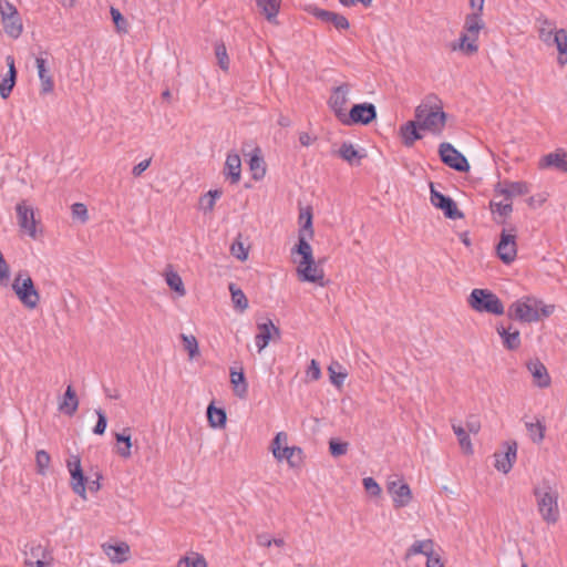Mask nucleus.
Masks as SVG:
<instances>
[{"instance_id":"1","label":"nucleus","mask_w":567,"mask_h":567,"mask_svg":"<svg viewBox=\"0 0 567 567\" xmlns=\"http://www.w3.org/2000/svg\"><path fill=\"white\" fill-rule=\"evenodd\" d=\"M415 120L419 128L441 136L447 120L443 102L435 94L426 95L415 109Z\"/></svg>"},{"instance_id":"2","label":"nucleus","mask_w":567,"mask_h":567,"mask_svg":"<svg viewBox=\"0 0 567 567\" xmlns=\"http://www.w3.org/2000/svg\"><path fill=\"white\" fill-rule=\"evenodd\" d=\"M291 254L300 256L297 268L299 280L315 282L323 287L324 272L319 262L315 261L310 244L301 238L291 249Z\"/></svg>"},{"instance_id":"3","label":"nucleus","mask_w":567,"mask_h":567,"mask_svg":"<svg viewBox=\"0 0 567 567\" xmlns=\"http://www.w3.org/2000/svg\"><path fill=\"white\" fill-rule=\"evenodd\" d=\"M533 494L539 515L547 524H555L559 519L558 492L548 482L535 486Z\"/></svg>"},{"instance_id":"4","label":"nucleus","mask_w":567,"mask_h":567,"mask_svg":"<svg viewBox=\"0 0 567 567\" xmlns=\"http://www.w3.org/2000/svg\"><path fill=\"white\" fill-rule=\"evenodd\" d=\"M554 311L553 306H545L535 298H523L511 305L508 316L520 322H536L542 317H549Z\"/></svg>"},{"instance_id":"5","label":"nucleus","mask_w":567,"mask_h":567,"mask_svg":"<svg viewBox=\"0 0 567 567\" xmlns=\"http://www.w3.org/2000/svg\"><path fill=\"white\" fill-rule=\"evenodd\" d=\"M484 25L485 23L482 19V13L472 12L466 14L463 27L464 33H462L458 41L452 45V49L461 50L467 55L476 53L478 50V33Z\"/></svg>"},{"instance_id":"6","label":"nucleus","mask_w":567,"mask_h":567,"mask_svg":"<svg viewBox=\"0 0 567 567\" xmlns=\"http://www.w3.org/2000/svg\"><path fill=\"white\" fill-rule=\"evenodd\" d=\"M467 301L471 308L477 312H486L495 316L504 313L503 302L488 289H473Z\"/></svg>"},{"instance_id":"7","label":"nucleus","mask_w":567,"mask_h":567,"mask_svg":"<svg viewBox=\"0 0 567 567\" xmlns=\"http://www.w3.org/2000/svg\"><path fill=\"white\" fill-rule=\"evenodd\" d=\"M11 287L24 307L29 309H34L38 307L40 302V293L37 290L32 278L27 271H19Z\"/></svg>"},{"instance_id":"8","label":"nucleus","mask_w":567,"mask_h":567,"mask_svg":"<svg viewBox=\"0 0 567 567\" xmlns=\"http://www.w3.org/2000/svg\"><path fill=\"white\" fill-rule=\"evenodd\" d=\"M0 14L4 32L17 39L22 33V21L17 8L7 0H0Z\"/></svg>"},{"instance_id":"9","label":"nucleus","mask_w":567,"mask_h":567,"mask_svg":"<svg viewBox=\"0 0 567 567\" xmlns=\"http://www.w3.org/2000/svg\"><path fill=\"white\" fill-rule=\"evenodd\" d=\"M377 117V109L372 103L354 104L343 117V125H368Z\"/></svg>"},{"instance_id":"10","label":"nucleus","mask_w":567,"mask_h":567,"mask_svg":"<svg viewBox=\"0 0 567 567\" xmlns=\"http://www.w3.org/2000/svg\"><path fill=\"white\" fill-rule=\"evenodd\" d=\"M441 161L456 172L465 173L470 171V164L466 157L457 151L451 143L443 142L439 146Z\"/></svg>"},{"instance_id":"11","label":"nucleus","mask_w":567,"mask_h":567,"mask_svg":"<svg viewBox=\"0 0 567 567\" xmlns=\"http://www.w3.org/2000/svg\"><path fill=\"white\" fill-rule=\"evenodd\" d=\"M431 204L441 209L444 213V216L449 219H461L463 218V213L457 208L456 203L449 196L443 195L439 190H436L433 185H431V194H430Z\"/></svg>"},{"instance_id":"12","label":"nucleus","mask_w":567,"mask_h":567,"mask_svg":"<svg viewBox=\"0 0 567 567\" xmlns=\"http://www.w3.org/2000/svg\"><path fill=\"white\" fill-rule=\"evenodd\" d=\"M350 92V86L348 83H342L339 86L333 87L332 93L328 100V105L331 111L334 113L336 117L339 122H342L343 117L347 115L346 105L349 101L348 94Z\"/></svg>"},{"instance_id":"13","label":"nucleus","mask_w":567,"mask_h":567,"mask_svg":"<svg viewBox=\"0 0 567 567\" xmlns=\"http://www.w3.org/2000/svg\"><path fill=\"white\" fill-rule=\"evenodd\" d=\"M498 258L506 265L512 264L517 255L516 235L503 229L496 246Z\"/></svg>"},{"instance_id":"14","label":"nucleus","mask_w":567,"mask_h":567,"mask_svg":"<svg viewBox=\"0 0 567 567\" xmlns=\"http://www.w3.org/2000/svg\"><path fill=\"white\" fill-rule=\"evenodd\" d=\"M16 212L18 225L21 230L25 231L31 238L35 239L38 237V230L33 209L27 206L24 202H21L17 204Z\"/></svg>"},{"instance_id":"15","label":"nucleus","mask_w":567,"mask_h":567,"mask_svg":"<svg viewBox=\"0 0 567 567\" xmlns=\"http://www.w3.org/2000/svg\"><path fill=\"white\" fill-rule=\"evenodd\" d=\"M258 333L255 337L258 352H261L270 342V340H279L281 337L280 329L274 324L270 319L265 322L257 323Z\"/></svg>"},{"instance_id":"16","label":"nucleus","mask_w":567,"mask_h":567,"mask_svg":"<svg viewBox=\"0 0 567 567\" xmlns=\"http://www.w3.org/2000/svg\"><path fill=\"white\" fill-rule=\"evenodd\" d=\"M413 501L409 484L392 481V504L395 508L406 507Z\"/></svg>"},{"instance_id":"17","label":"nucleus","mask_w":567,"mask_h":567,"mask_svg":"<svg viewBox=\"0 0 567 567\" xmlns=\"http://www.w3.org/2000/svg\"><path fill=\"white\" fill-rule=\"evenodd\" d=\"M309 11L319 20L332 23L338 30H347L350 27L348 19L340 13L319 9L317 7H310Z\"/></svg>"},{"instance_id":"18","label":"nucleus","mask_w":567,"mask_h":567,"mask_svg":"<svg viewBox=\"0 0 567 567\" xmlns=\"http://www.w3.org/2000/svg\"><path fill=\"white\" fill-rule=\"evenodd\" d=\"M540 168H555L557 171L567 173V151L558 148L555 152L548 153L542 157L539 162Z\"/></svg>"},{"instance_id":"19","label":"nucleus","mask_w":567,"mask_h":567,"mask_svg":"<svg viewBox=\"0 0 567 567\" xmlns=\"http://www.w3.org/2000/svg\"><path fill=\"white\" fill-rule=\"evenodd\" d=\"M516 442L506 443V451L504 453L495 454V467L504 474L508 473L516 460Z\"/></svg>"},{"instance_id":"20","label":"nucleus","mask_w":567,"mask_h":567,"mask_svg":"<svg viewBox=\"0 0 567 567\" xmlns=\"http://www.w3.org/2000/svg\"><path fill=\"white\" fill-rule=\"evenodd\" d=\"M224 174L231 184H237L241 176V161L237 153H229L225 162Z\"/></svg>"},{"instance_id":"21","label":"nucleus","mask_w":567,"mask_h":567,"mask_svg":"<svg viewBox=\"0 0 567 567\" xmlns=\"http://www.w3.org/2000/svg\"><path fill=\"white\" fill-rule=\"evenodd\" d=\"M116 453L122 458H130L132 456V430L124 427L121 433H115Z\"/></svg>"},{"instance_id":"22","label":"nucleus","mask_w":567,"mask_h":567,"mask_svg":"<svg viewBox=\"0 0 567 567\" xmlns=\"http://www.w3.org/2000/svg\"><path fill=\"white\" fill-rule=\"evenodd\" d=\"M527 369L534 378V382L539 388L550 385V377L546 367L539 360H533L527 363Z\"/></svg>"},{"instance_id":"23","label":"nucleus","mask_w":567,"mask_h":567,"mask_svg":"<svg viewBox=\"0 0 567 567\" xmlns=\"http://www.w3.org/2000/svg\"><path fill=\"white\" fill-rule=\"evenodd\" d=\"M103 550L112 563H124L128 559L130 546L122 542L116 545L104 544Z\"/></svg>"},{"instance_id":"24","label":"nucleus","mask_w":567,"mask_h":567,"mask_svg":"<svg viewBox=\"0 0 567 567\" xmlns=\"http://www.w3.org/2000/svg\"><path fill=\"white\" fill-rule=\"evenodd\" d=\"M299 221L301 227L298 234V241L303 238L308 241V239H312L315 233L312 227V209L311 207H305L300 209Z\"/></svg>"},{"instance_id":"25","label":"nucleus","mask_w":567,"mask_h":567,"mask_svg":"<svg viewBox=\"0 0 567 567\" xmlns=\"http://www.w3.org/2000/svg\"><path fill=\"white\" fill-rule=\"evenodd\" d=\"M35 66L38 70V75L41 82V94H49L54 89V83L52 76L49 74V70L47 69V61L43 58L35 59Z\"/></svg>"},{"instance_id":"26","label":"nucleus","mask_w":567,"mask_h":567,"mask_svg":"<svg viewBox=\"0 0 567 567\" xmlns=\"http://www.w3.org/2000/svg\"><path fill=\"white\" fill-rule=\"evenodd\" d=\"M79 408V399L72 385H68L63 400L59 403V410L64 414L72 416Z\"/></svg>"},{"instance_id":"27","label":"nucleus","mask_w":567,"mask_h":567,"mask_svg":"<svg viewBox=\"0 0 567 567\" xmlns=\"http://www.w3.org/2000/svg\"><path fill=\"white\" fill-rule=\"evenodd\" d=\"M249 168L251 171V177L255 181H260L266 175V163L259 147H255L252 151L249 159Z\"/></svg>"},{"instance_id":"28","label":"nucleus","mask_w":567,"mask_h":567,"mask_svg":"<svg viewBox=\"0 0 567 567\" xmlns=\"http://www.w3.org/2000/svg\"><path fill=\"white\" fill-rule=\"evenodd\" d=\"M416 121H409L404 125L401 126L399 131V135L402 138V143L406 147H411L415 141L421 140L422 135L417 130Z\"/></svg>"},{"instance_id":"29","label":"nucleus","mask_w":567,"mask_h":567,"mask_svg":"<svg viewBox=\"0 0 567 567\" xmlns=\"http://www.w3.org/2000/svg\"><path fill=\"white\" fill-rule=\"evenodd\" d=\"M495 190L509 199L513 196L527 194L529 188L525 182H507L504 185L497 184Z\"/></svg>"},{"instance_id":"30","label":"nucleus","mask_w":567,"mask_h":567,"mask_svg":"<svg viewBox=\"0 0 567 567\" xmlns=\"http://www.w3.org/2000/svg\"><path fill=\"white\" fill-rule=\"evenodd\" d=\"M257 7L270 23L277 24L281 0H256Z\"/></svg>"},{"instance_id":"31","label":"nucleus","mask_w":567,"mask_h":567,"mask_svg":"<svg viewBox=\"0 0 567 567\" xmlns=\"http://www.w3.org/2000/svg\"><path fill=\"white\" fill-rule=\"evenodd\" d=\"M497 333L502 338L503 344L507 350H516L520 347V334L518 330L509 331L504 326L496 328Z\"/></svg>"},{"instance_id":"32","label":"nucleus","mask_w":567,"mask_h":567,"mask_svg":"<svg viewBox=\"0 0 567 567\" xmlns=\"http://www.w3.org/2000/svg\"><path fill=\"white\" fill-rule=\"evenodd\" d=\"M71 475V487L72 491L78 494L81 498L86 499V483L87 478L83 473L82 468L69 471Z\"/></svg>"},{"instance_id":"33","label":"nucleus","mask_w":567,"mask_h":567,"mask_svg":"<svg viewBox=\"0 0 567 567\" xmlns=\"http://www.w3.org/2000/svg\"><path fill=\"white\" fill-rule=\"evenodd\" d=\"M302 450L298 446H284L282 451L279 453V458L276 460L278 462L287 460L291 467H299L302 463Z\"/></svg>"},{"instance_id":"34","label":"nucleus","mask_w":567,"mask_h":567,"mask_svg":"<svg viewBox=\"0 0 567 567\" xmlns=\"http://www.w3.org/2000/svg\"><path fill=\"white\" fill-rule=\"evenodd\" d=\"M25 555H29L30 557L25 559V565L30 567H45L44 559L49 555L47 549L41 545H32L30 547V551Z\"/></svg>"},{"instance_id":"35","label":"nucleus","mask_w":567,"mask_h":567,"mask_svg":"<svg viewBox=\"0 0 567 567\" xmlns=\"http://www.w3.org/2000/svg\"><path fill=\"white\" fill-rule=\"evenodd\" d=\"M230 382L234 385V392L235 394L244 399L247 395L248 392V383L246 381V377L243 370L240 371H230Z\"/></svg>"},{"instance_id":"36","label":"nucleus","mask_w":567,"mask_h":567,"mask_svg":"<svg viewBox=\"0 0 567 567\" xmlns=\"http://www.w3.org/2000/svg\"><path fill=\"white\" fill-rule=\"evenodd\" d=\"M207 420L212 427H224L227 422L226 411L210 403L207 408Z\"/></svg>"},{"instance_id":"37","label":"nucleus","mask_w":567,"mask_h":567,"mask_svg":"<svg viewBox=\"0 0 567 567\" xmlns=\"http://www.w3.org/2000/svg\"><path fill=\"white\" fill-rule=\"evenodd\" d=\"M339 156L350 165H359L364 155L360 154L351 143H343L338 151Z\"/></svg>"},{"instance_id":"38","label":"nucleus","mask_w":567,"mask_h":567,"mask_svg":"<svg viewBox=\"0 0 567 567\" xmlns=\"http://www.w3.org/2000/svg\"><path fill=\"white\" fill-rule=\"evenodd\" d=\"M537 22L539 23L538 28V37L539 39L546 43L551 44V39L554 37V28L555 23L547 19L546 17H540L537 19Z\"/></svg>"},{"instance_id":"39","label":"nucleus","mask_w":567,"mask_h":567,"mask_svg":"<svg viewBox=\"0 0 567 567\" xmlns=\"http://www.w3.org/2000/svg\"><path fill=\"white\" fill-rule=\"evenodd\" d=\"M551 44L556 45L560 55L567 54V31L565 29L555 30ZM558 61L560 64H565L567 58L564 60L563 56H560Z\"/></svg>"},{"instance_id":"40","label":"nucleus","mask_w":567,"mask_h":567,"mask_svg":"<svg viewBox=\"0 0 567 567\" xmlns=\"http://www.w3.org/2000/svg\"><path fill=\"white\" fill-rule=\"evenodd\" d=\"M229 291L231 295V301L234 307L239 311H245L248 308V299L244 291L238 288L235 284H229Z\"/></svg>"},{"instance_id":"41","label":"nucleus","mask_w":567,"mask_h":567,"mask_svg":"<svg viewBox=\"0 0 567 567\" xmlns=\"http://www.w3.org/2000/svg\"><path fill=\"white\" fill-rule=\"evenodd\" d=\"M525 426L534 443H540L544 440L546 426L542 421L526 422Z\"/></svg>"},{"instance_id":"42","label":"nucleus","mask_w":567,"mask_h":567,"mask_svg":"<svg viewBox=\"0 0 567 567\" xmlns=\"http://www.w3.org/2000/svg\"><path fill=\"white\" fill-rule=\"evenodd\" d=\"M452 429H453L454 434L458 439V443H460V446L462 447V450L468 454L473 453V446H472L471 439L467 434V431L462 425H458V424H452Z\"/></svg>"},{"instance_id":"43","label":"nucleus","mask_w":567,"mask_h":567,"mask_svg":"<svg viewBox=\"0 0 567 567\" xmlns=\"http://www.w3.org/2000/svg\"><path fill=\"white\" fill-rule=\"evenodd\" d=\"M214 50H215V56L217 59L218 66L223 71H228L229 70V58L227 54V49H226L225 43L223 41H216Z\"/></svg>"},{"instance_id":"44","label":"nucleus","mask_w":567,"mask_h":567,"mask_svg":"<svg viewBox=\"0 0 567 567\" xmlns=\"http://www.w3.org/2000/svg\"><path fill=\"white\" fill-rule=\"evenodd\" d=\"M434 550V544L431 539L416 540L409 549V555L423 554L426 557Z\"/></svg>"},{"instance_id":"45","label":"nucleus","mask_w":567,"mask_h":567,"mask_svg":"<svg viewBox=\"0 0 567 567\" xmlns=\"http://www.w3.org/2000/svg\"><path fill=\"white\" fill-rule=\"evenodd\" d=\"M166 282L168 287L179 296H185L186 290L181 276L177 272L169 271L166 274Z\"/></svg>"},{"instance_id":"46","label":"nucleus","mask_w":567,"mask_h":567,"mask_svg":"<svg viewBox=\"0 0 567 567\" xmlns=\"http://www.w3.org/2000/svg\"><path fill=\"white\" fill-rule=\"evenodd\" d=\"M230 254L240 261L248 259V247L244 246V243L241 241V234H239L231 244Z\"/></svg>"},{"instance_id":"47","label":"nucleus","mask_w":567,"mask_h":567,"mask_svg":"<svg viewBox=\"0 0 567 567\" xmlns=\"http://www.w3.org/2000/svg\"><path fill=\"white\" fill-rule=\"evenodd\" d=\"M181 339L190 359H194L195 357L199 355L198 342L195 336L182 333Z\"/></svg>"},{"instance_id":"48","label":"nucleus","mask_w":567,"mask_h":567,"mask_svg":"<svg viewBox=\"0 0 567 567\" xmlns=\"http://www.w3.org/2000/svg\"><path fill=\"white\" fill-rule=\"evenodd\" d=\"M177 567H207L206 559L199 554L185 556L178 560Z\"/></svg>"},{"instance_id":"49","label":"nucleus","mask_w":567,"mask_h":567,"mask_svg":"<svg viewBox=\"0 0 567 567\" xmlns=\"http://www.w3.org/2000/svg\"><path fill=\"white\" fill-rule=\"evenodd\" d=\"M51 462L50 454L44 450H39L35 454L37 473L45 475Z\"/></svg>"},{"instance_id":"50","label":"nucleus","mask_w":567,"mask_h":567,"mask_svg":"<svg viewBox=\"0 0 567 567\" xmlns=\"http://www.w3.org/2000/svg\"><path fill=\"white\" fill-rule=\"evenodd\" d=\"M110 13H111L113 23L116 28V31L120 33H126L128 31V22L123 17V14L120 12V10L114 7H111Z\"/></svg>"},{"instance_id":"51","label":"nucleus","mask_w":567,"mask_h":567,"mask_svg":"<svg viewBox=\"0 0 567 567\" xmlns=\"http://www.w3.org/2000/svg\"><path fill=\"white\" fill-rule=\"evenodd\" d=\"M349 443L340 441L339 439H331L329 441V452L333 457H339L347 454Z\"/></svg>"},{"instance_id":"52","label":"nucleus","mask_w":567,"mask_h":567,"mask_svg":"<svg viewBox=\"0 0 567 567\" xmlns=\"http://www.w3.org/2000/svg\"><path fill=\"white\" fill-rule=\"evenodd\" d=\"M288 436L285 432H279L272 439L270 450L275 458H279V453L282 451V444H287Z\"/></svg>"},{"instance_id":"53","label":"nucleus","mask_w":567,"mask_h":567,"mask_svg":"<svg viewBox=\"0 0 567 567\" xmlns=\"http://www.w3.org/2000/svg\"><path fill=\"white\" fill-rule=\"evenodd\" d=\"M336 368L341 369V365L338 363H332L328 368V371H329L331 383L334 384L336 386L340 388L347 378V373L341 372V371L337 372Z\"/></svg>"},{"instance_id":"54","label":"nucleus","mask_w":567,"mask_h":567,"mask_svg":"<svg viewBox=\"0 0 567 567\" xmlns=\"http://www.w3.org/2000/svg\"><path fill=\"white\" fill-rule=\"evenodd\" d=\"M491 208L493 213H497L498 215L504 217L508 216L513 210L512 203L507 198L506 202H491Z\"/></svg>"},{"instance_id":"55","label":"nucleus","mask_w":567,"mask_h":567,"mask_svg":"<svg viewBox=\"0 0 567 567\" xmlns=\"http://www.w3.org/2000/svg\"><path fill=\"white\" fill-rule=\"evenodd\" d=\"M97 422L93 427V433L96 435H103L107 426V417L102 410H96Z\"/></svg>"},{"instance_id":"56","label":"nucleus","mask_w":567,"mask_h":567,"mask_svg":"<svg viewBox=\"0 0 567 567\" xmlns=\"http://www.w3.org/2000/svg\"><path fill=\"white\" fill-rule=\"evenodd\" d=\"M17 81L4 76L0 82V96L8 99L16 85Z\"/></svg>"},{"instance_id":"57","label":"nucleus","mask_w":567,"mask_h":567,"mask_svg":"<svg viewBox=\"0 0 567 567\" xmlns=\"http://www.w3.org/2000/svg\"><path fill=\"white\" fill-rule=\"evenodd\" d=\"M363 486L371 496H379L381 494V487L373 477L363 478Z\"/></svg>"},{"instance_id":"58","label":"nucleus","mask_w":567,"mask_h":567,"mask_svg":"<svg viewBox=\"0 0 567 567\" xmlns=\"http://www.w3.org/2000/svg\"><path fill=\"white\" fill-rule=\"evenodd\" d=\"M10 279V267L0 251V284L8 285Z\"/></svg>"},{"instance_id":"59","label":"nucleus","mask_w":567,"mask_h":567,"mask_svg":"<svg viewBox=\"0 0 567 567\" xmlns=\"http://www.w3.org/2000/svg\"><path fill=\"white\" fill-rule=\"evenodd\" d=\"M321 375V370H320V367L318 364V362L312 359L311 362H310V365L308 367V370H307V377L310 379V380H318Z\"/></svg>"},{"instance_id":"60","label":"nucleus","mask_w":567,"mask_h":567,"mask_svg":"<svg viewBox=\"0 0 567 567\" xmlns=\"http://www.w3.org/2000/svg\"><path fill=\"white\" fill-rule=\"evenodd\" d=\"M72 214H73V216L79 217L82 220H86V218H87L86 206L82 203L73 204L72 205Z\"/></svg>"},{"instance_id":"61","label":"nucleus","mask_w":567,"mask_h":567,"mask_svg":"<svg viewBox=\"0 0 567 567\" xmlns=\"http://www.w3.org/2000/svg\"><path fill=\"white\" fill-rule=\"evenodd\" d=\"M6 63L8 66V72L4 76L17 81L18 72L14 64V58L12 55H7Z\"/></svg>"},{"instance_id":"62","label":"nucleus","mask_w":567,"mask_h":567,"mask_svg":"<svg viewBox=\"0 0 567 567\" xmlns=\"http://www.w3.org/2000/svg\"><path fill=\"white\" fill-rule=\"evenodd\" d=\"M152 158L144 159L135 165L132 169V174L137 177L141 176L151 165Z\"/></svg>"},{"instance_id":"63","label":"nucleus","mask_w":567,"mask_h":567,"mask_svg":"<svg viewBox=\"0 0 567 567\" xmlns=\"http://www.w3.org/2000/svg\"><path fill=\"white\" fill-rule=\"evenodd\" d=\"M426 567H444L440 555L434 550L426 557Z\"/></svg>"},{"instance_id":"64","label":"nucleus","mask_w":567,"mask_h":567,"mask_svg":"<svg viewBox=\"0 0 567 567\" xmlns=\"http://www.w3.org/2000/svg\"><path fill=\"white\" fill-rule=\"evenodd\" d=\"M481 430V422L475 416H470L466 421V431L476 434Z\"/></svg>"}]
</instances>
